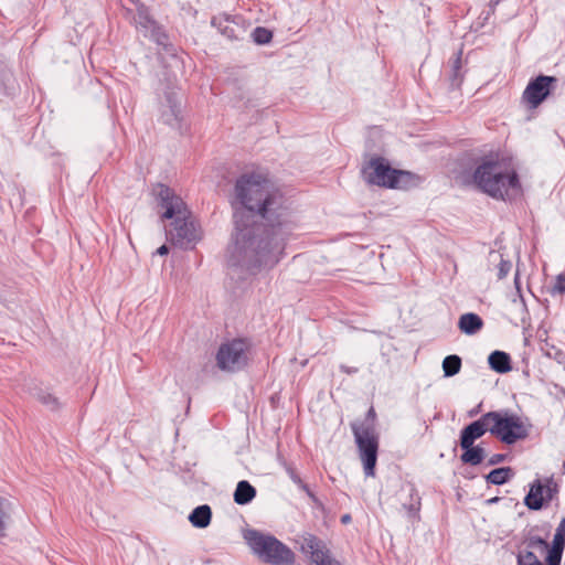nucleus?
Returning <instances> with one entry per match:
<instances>
[{
  "label": "nucleus",
  "instance_id": "nucleus-17",
  "mask_svg": "<svg viewBox=\"0 0 565 565\" xmlns=\"http://www.w3.org/2000/svg\"><path fill=\"white\" fill-rule=\"evenodd\" d=\"M482 327L483 320L477 313L468 312L459 317L458 328L462 333L467 335L478 333Z\"/></svg>",
  "mask_w": 565,
  "mask_h": 565
},
{
  "label": "nucleus",
  "instance_id": "nucleus-7",
  "mask_svg": "<svg viewBox=\"0 0 565 565\" xmlns=\"http://www.w3.org/2000/svg\"><path fill=\"white\" fill-rule=\"evenodd\" d=\"M362 173L367 183L392 189L405 188L412 179L409 172L393 169L387 161L380 157L371 159L363 168Z\"/></svg>",
  "mask_w": 565,
  "mask_h": 565
},
{
  "label": "nucleus",
  "instance_id": "nucleus-20",
  "mask_svg": "<svg viewBox=\"0 0 565 565\" xmlns=\"http://www.w3.org/2000/svg\"><path fill=\"white\" fill-rule=\"evenodd\" d=\"M488 363L498 373H507L512 369L511 358L503 351H493L488 358Z\"/></svg>",
  "mask_w": 565,
  "mask_h": 565
},
{
  "label": "nucleus",
  "instance_id": "nucleus-25",
  "mask_svg": "<svg viewBox=\"0 0 565 565\" xmlns=\"http://www.w3.org/2000/svg\"><path fill=\"white\" fill-rule=\"evenodd\" d=\"M403 507L407 511L409 518H418L420 510V497L414 486H411L409 488V502L404 503Z\"/></svg>",
  "mask_w": 565,
  "mask_h": 565
},
{
  "label": "nucleus",
  "instance_id": "nucleus-9",
  "mask_svg": "<svg viewBox=\"0 0 565 565\" xmlns=\"http://www.w3.org/2000/svg\"><path fill=\"white\" fill-rule=\"evenodd\" d=\"M248 348L247 341L243 339H234L223 343L216 354L217 366L228 372L242 370L248 361Z\"/></svg>",
  "mask_w": 565,
  "mask_h": 565
},
{
  "label": "nucleus",
  "instance_id": "nucleus-31",
  "mask_svg": "<svg viewBox=\"0 0 565 565\" xmlns=\"http://www.w3.org/2000/svg\"><path fill=\"white\" fill-rule=\"evenodd\" d=\"M168 253L169 248L167 247V245H162L156 250V254L160 256L167 255Z\"/></svg>",
  "mask_w": 565,
  "mask_h": 565
},
{
  "label": "nucleus",
  "instance_id": "nucleus-29",
  "mask_svg": "<svg viewBox=\"0 0 565 565\" xmlns=\"http://www.w3.org/2000/svg\"><path fill=\"white\" fill-rule=\"evenodd\" d=\"M505 458H507V455H504V454H494V455H492V456L490 457V459H489V462H488V463H489L490 466H494V465H498V463H500V462L504 461V460H505Z\"/></svg>",
  "mask_w": 565,
  "mask_h": 565
},
{
  "label": "nucleus",
  "instance_id": "nucleus-15",
  "mask_svg": "<svg viewBox=\"0 0 565 565\" xmlns=\"http://www.w3.org/2000/svg\"><path fill=\"white\" fill-rule=\"evenodd\" d=\"M490 428L489 416L488 413H486L461 430L460 447L468 448L472 446L477 439L482 437L487 431H490Z\"/></svg>",
  "mask_w": 565,
  "mask_h": 565
},
{
  "label": "nucleus",
  "instance_id": "nucleus-3",
  "mask_svg": "<svg viewBox=\"0 0 565 565\" xmlns=\"http://www.w3.org/2000/svg\"><path fill=\"white\" fill-rule=\"evenodd\" d=\"M478 189L494 199H504L510 189L519 185L515 172H510L498 156L484 157L473 172Z\"/></svg>",
  "mask_w": 565,
  "mask_h": 565
},
{
  "label": "nucleus",
  "instance_id": "nucleus-16",
  "mask_svg": "<svg viewBox=\"0 0 565 565\" xmlns=\"http://www.w3.org/2000/svg\"><path fill=\"white\" fill-rule=\"evenodd\" d=\"M211 24L217 29V31L225 38L230 40L237 39L236 28L234 26L235 21L234 18L222 13L215 15L211 20Z\"/></svg>",
  "mask_w": 565,
  "mask_h": 565
},
{
  "label": "nucleus",
  "instance_id": "nucleus-34",
  "mask_svg": "<svg viewBox=\"0 0 565 565\" xmlns=\"http://www.w3.org/2000/svg\"><path fill=\"white\" fill-rule=\"evenodd\" d=\"M501 0H490V4L495 7L500 3Z\"/></svg>",
  "mask_w": 565,
  "mask_h": 565
},
{
  "label": "nucleus",
  "instance_id": "nucleus-2",
  "mask_svg": "<svg viewBox=\"0 0 565 565\" xmlns=\"http://www.w3.org/2000/svg\"><path fill=\"white\" fill-rule=\"evenodd\" d=\"M153 191L163 210L161 217L173 220L167 230L170 242L180 248H192L201 239V232L186 204L164 184H157Z\"/></svg>",
  "mask_w": 565,
  "mask_h": 565
},
{
  "label": "nucleus",
  "instance_id": "nucleus-32",
  "mask_svg": "<svg viewBox=\"0 0 565 565\" xmlns=\"http://www.w3.org/2000/svg\"><path fill=\"white\" fill-rule=\"evenodd\" d=\"M297 482L300 484L301 489L307 492L309 497H312V493L310 492L307 484L302 483L300 479H298Z\"/></svg>",
  "mask_w": 565,
  "mask_h": 565
},
{
  "label": "nucleus",
  "instance_id": "nucleus-14",
  "mask_svg": "<svg viewBox=\"0 0 565 565\" xmlns=\"http://www.w3.org/2000/svg\"><path fill=\"white\" fill-rule=\"evenodd\" d=\"M554 76L540 75L526 86L523 97L532 106H539L550 94L551 84L555 83Z\"/></svg>",
  "mask_w": 565,
  "mask_h": 565
},
{
  "label": "nucleus",
  "instance_id": "nucleus-6",
  "mask_svg": "<svg viewBox=\"0 0 565 565\" xmlns=\"http://www.w3.org/2000/svg\"><path fill=\"white\" fill-rule=\"evenodd\" d=\"M490 433L502 443L512 445L529 436L527 425L519 415L508 411L488 412Z\"/></svg>",
  "mask_w": 565,
  "mask_h": 565
},
{
  "label": "nucleus",
  "instance_id": "nucleus-35",
  "mask_svg": "<svg viewBox=\"0 0 565 565\" xmlns=\"http://www.w3.org/2000/svg\"><path fill=\"white\" fill-rule=\"evenodd\" d=\"M518 291H519L520 301L523 303V302H524V300H523L522 295L520 294V289H519V288H518Z\"/></svg>",
  "mask_w": 565,
  "mask_h": 565
},
{
  "label": "nucleus",
  "instance_id": "nucleus-1",
  "mask_svg": "<svg viewBox=\"0 0 565 565\" xmlns=\"http://www.w3.org/2000/svg\"><path fill=\"white\" fill-rule=\"evenodd\" d=\"M232 206L235 228L226 250L230 269L245 278L273 268L298 227L291 202L269 180L250 173L236 180Z\"/></svg>",
  "mask_w": 565,
  "mask_h": 565
},
{
  "label": "nucleus",
  "instance_id": "nucleus-36",
  "mask_svg": "<svg viewBox=\"0 0 565 565\" xmlns=\"http://www.w3.org/2000/svg\"><path fill=\"white\" fill-rule=\"evenodd\" d=\"M369 413H370V416H373V409L372 408L370 409Z\"/></svg>",
  "mask_w": 565,
  "mask_h": 565
},
{
  "label": "nucleus",
  "instance_id": "nucleus-12",
  "mask_svg": "<svg viewBox=\"0 0 565 565\" xmlns=\"http://www.w3.org/2000/svg\"><path fill=\"white\" fill-rule=\"evenodd\" d=\"M557 492L558 487L553 478L545 479L544 483L537 479L531 484L530 491L524 498V504L530 510H540L544 501H551Z\"/></svg>",
  "mask_w": 565,
  "mask_h": 565
},
{
  "label": "nucleus",
  "instance_id": "nucleus-26",
  "mask_svg": "<svg viewBox=\"0 0 565 565\" xmlns=\"http://www.w3.org/2000/svg\"><path fill=\"white\" fill-rule=\"evenodd\" d=\"M461 359L456 354L448 355L443 361L444 375L447 377L454 376L460 372Z\"/></svg>",
  "mask_w": 565,
  "mask_h": 565
},
{
  "label": "nucleus",
  "instance_id": "nucleus-13",
  "mask_svg": "<svg viewBox=\"0 0 565 565\" xmlns=\"http://www.w3.org/2000/svg\"><path fill=\"white\" fill-rule=\"evenodd\" d=\"M301 550L309 555L311 565H342L330 556L323 542L312 534L302 537Z\"/></svg>",
  "mask_w": 565,
  "mask_h": 565
},
{
  "label": "nucleus",
  "instance_id": "nucleus-18",
  "mask_svg": "<svg viewBox=\"0 0 565 565\" xmlns=\"http://www.w3.org/2000/svg\"><path fill=\"white\" fill-rule=\"evenodd\" d=\"M29 392L34 398H36L41 404L51 411H57L61 408L58 398L46 388L35 385L34 387H31Z\"/></svg>",
  "mask_w": 565,
  "mask_h": 565
},
{
  "label": "nucleus",
  "instance_id": "nucleus-5",
  "mask_svg": "<svg viewBox=\"0 0 565 565\" xmlns=\"http://www.w3.org/2000/svg\"><path fill=\"white\" fill-rule=\"evenodd\" d=\"M243 537L252 552L265 563L271 565H291L295 562L294 552L270 534L248 529L244 531Z\"/></svg>",
  "mask_w": 565,
  "mask_h": 565
},
{
  "label": "nucleus",
  "instance_id": "nucleus-8",
  "mask_svg": "<svg viewBox=\"0 0 565 565\" xmlns=\"http://www.w3.org/2000/svg\"><path fill=\"white\" fill-rule=\"evenodd\" d=\"M352 431L367 477H374L377 460L379 440L374 429L370 425L353 424Z\"/></svg>",
  "mask_w": 565,
  "mask_h": 565
},
{
  "label": "nucleus",
  "instance_id": "nucleus-4",
  "mask_svg": "<svg viewBox=\"0 0 565 565\" xmlns=\"http://www.w3.org/2000/svg\"><path fill=\"white\" fill-rule=\"evenodd\" d=\"M530 551L518 555V565H559L565 547V518L556 527L553 544L539 536H531L525 542Z\"/></svg>",
  "mask_w": 565,
  "mask_h": 565
},
{
  "label": "nucleus",
  "instance_id": "nucleus-10",
  "mask_svg": "<svg viewBox=\"0 0 565 565\" xmlns=\"http://www.w3.org/2000/svg\"><path fill=\"white\" fill-rule=\"evenodd\" d=\"M160 120L172 128H181L183 120V96L179 90L170 89L164 93V98L160 106Z\"/></svg>",
  "mask_w": 565,
  "mask_h": 565
},
{
  "label": "nucleus",
  "instance_id": "nucleus-19",
  "mask_svg": "<svg viewBox=\"0 0 565 565\" xmlns=\"http://www.w3.org/2000/svg\"><path fill=\"white\" fill-rule=\"evenodd\" d=\"M212 519L210 505L202 504L196 507L189 515V521L194 527L204 529L209 526Z\"/></svg>",
  "mask_w": 565,
  "mask_h": 565
},
{
  "label": "nucleus",
  "instance_id": "nucleus-21",
  "mask_svg": "<svg viewBox=\"0 0 565 565\" xmlns=\"http://www.w3.org/2000/svg\"><path fill=\"white\" fill-rule=\"evenodd\" d=\"M256 497V489L246 480L237 483L234 492V501L239 505L249 503Z\"/></svg>",
  "mask_w": 565,
  "mask_h": 565
},
{
  "label": "nucleus",
  "instance_id": "nucleus-33",
  "mask_svg": "<svg viewBox=\"0 0 565 565\" xmlns=\"http://www.w3.org/2000/svg\"><path fill=\"white\" fill-rule=\"evenodd\" d=\"M351 520H352V518H351V515H350V514H343V515L341 516V523H342V524H349V523L351 522Z\"/></svg>",
  "mask_w": 565,
  "mask_h": 565
},
{
  "label": "nucleus",
  "instance_id": "nucleus-28",
  "mask_svg": "<svg viewBox=\"0 0 565 565\" xmlns=\"http://www.w3.org/2000/svg\"><path fill=\"white\" fill-rule=\"evenodd\" d=\"M553 291L558 294L565 292V274H561L556 277Z\"/></svg>",
  "mask_w": 565,
  "mask_h": 565
},
{
  "label": "nucleus",
  "instance_id": "nucleus-30",
  "mask_svg": "<svg viewBox=\"0 0 565 565\" xmlns=\"http://www.w3.org/2000/svg\"><path fill=\"white\" fill-rule=\"evenodd\" d=\"M340 370L347 374H353V373H356L358 372V369L356 367H350V366H347V365H341L340 366Z\"/></svg>",
  "mask_w": 565,
  "mask_h": 565
},
{
  "label": "nucleus",
  "instance_id": "nucleus-24",
  "mask_svg": "<svg viewBox=\"0 0 565 565\" xmlns=\"http://www.w3.org/2000/svg\"><path fill=\"white\" fill-rule=\"evenodd\" d=\"M513 476V470L510 467H501L491 470L487 476L486 480L489 483L500 486L508 482Z\"/></svg>",
  "mask_w": 565,
  "mask_h": 565
},
{
  "label": "nucleus",
  "instance_id": "nucleus-37",
  "mask_svg": "<svg viewBox=\"0 0 565 565\" xmlns=\"http://www.w3.org/2000/svg\"><path fill=\"white\" fill-rule=\"evenodd\" d=\"M369 413H370V416H373V409L372 408L370 409Z\"/></svg>",
  "mask_w": 565,
  "mask_h": 565
},
{
  "label": "nucleus",
  "instance_id": "nucleus-22",
  "mask_svg": "<svg viewBox=\"0 0 565 565\" xmlns=\"http://www.w3.org/2000/svg\"><path fill=\"white\" fill-rule=\"evenodd\" d=\"M489 264L493 265L498 269V279H503L512 268L510 260L504 259L500 252L491 250L488 257Z\"/></svg>",
  "mask_w": 565,
  "mask_h": 565
},
{
  "label": "nucleus",
  "instance_id": "nucleus-23",
  "mask_svg": "<svg viewBox=\"0 0 565 565\" xmlns=\"http://www.w3.org/2000/svg\"><path fill=\"white\" fill-rule=\"evenodd\" d=\"M463 450L460 459L463 463H469L471 466L480 465L484 457L486 451L481 446H469L468 448H461Z\"/></svg>",
  "mask_w": 565,
  "mask_h": 565
},
{
  "label": "nucleus",
  "instance_id": "nucleus-11",
  "mask_svg": "<svg viewBox=\"0 0 565 565\" xmlns=\"http://www.w3.org/2000/svg\"><path fill=\"white\" fill-rule=\"evenodd\" d=\"M136 24L141 29L146 36H149L157 44L166 46L168 44V34L163 28L150 15L149 9L141 2H137Z\"/></svg>",
  "mask_w": 565,
  "mask_h": 565
},
{
  "label": "nucleus",
  "instance_id": "nucleus-27",
  "mask_svg": "<svg viewBox=\"0 0 565 565\" xmlns=\"http://www.w3.org/2000/svg\"><path fill=\"white\" fill-rule=\"evenodd\" d=\"M252 38L257 44H268L273 39V33L266 28L257 26L254 29Z\"/></svg>",
  "mask_w": 565,
  "mask_h": 565
}]
</instances>
